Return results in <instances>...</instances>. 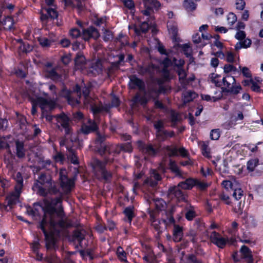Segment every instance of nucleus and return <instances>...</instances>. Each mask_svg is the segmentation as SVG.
Masks as SVG:
<instances>
[{"mask_svg": "<svg viewBox=\"0 0 263 263\" xmlns=\"http://www.w3.org/2000/svg\"><path fill=\"white\" fill-rule=\"evenodd\" d=\"M59 220H56L55 218L49 219V228L47 230L46 229V222L45 218L40 221L37 226V228L41 229L44 236V240L45 242V248L47 250H55L58 248L57 242L58 238L60 237L61 230L58 228H61L64 230L70 228L72 224L62 217H59Z\"/></svg>", "mask_w": 263, "mask_h": 263, "instance_id": "f257e3e1", "label": "nucleus"}, {"mask_svg": "<svg viewBox=\"0 0 263 263\" xmlns=\"http://www.w3.org/2000/svg\"><path fill=\"white\" fill-rule=\"evenodd\" d=\"M103 157V160L95 159L92 163V167L95 176L99 179L108 181L111 179L112 174L110 171L107 170L106 167L107 164L114 162V158L109 155Z\"/></svg>", "mask_w": 263, "mask_h": 263, "instance_id": "f03ea898", "label": "nucleus"}, {"mask_svg": "<svg viewBox=\"0 0 263 263\" xmlns=\"http://www.w3.org/2000/svg\"><path fill=\"white\" fill-rule=\"evenodd\" d=\"M220 87L221 92L225 95L236 96L242 89L241 85L237 84L235 77L229 74L223 77Z\"/></svg>", "mask_w": 263, "mask_h": 263, "instance_id": "7ed1b4c3", "label": "nucleus"}, {"mask_svg": "<svg viewBox=\"0 0 263 263\" xmlns=\"http://www.w3.org/2000/svg\"><path fill=\"white\" fill-rule=\"evenodd\" d=\"M32 108L31 114L34 115L37 112L36 107L39 106L41 109L43 113L45 110V109L48 107L50 110L54 109L57 106L56 101L54 99H47L42 97H37L35 99L31 101Z\"/></svg>", "mask_w": 263, "mask_h": 263, "instance_id": "20e7f679", "label": "nucleus"}, {"mask_svg": "<svg viewBox=\"0 0 263 263\" xmlns=\"http://www.w3.org/2000/svg\"><path fill=\"white\" fill-rule=\"evenodd\" d=\"M43 211L44 215L42 219L45 218L46 226L49 223V219L55 218L54 214H56L58 217H62L65 216L62 206L61 205L59 209H57L51 202H49L46 203L45 207L43 208Z\"/></svg>", "mask_w": 263, "mask_h": 263, "instance_id": "39448f33", "label": "nucleus"}, {"mask_svg": "<svg viewBox=\"0 0 263 263\" xmlns=\"http://www.w3.org/2000/svg\"><path fill=\"white\" fill-rule=\"evenodd\" d=\"M53 180L52 176L46 172H42L38 176L37 179L34 180L32 186V190L36 192L38 195H40L39 187L46 188Z\"/></svg>", "mask_w": 263, "mask_h": 263, "instance_id": "423d86ee", "label": "nucleus"}, {"mask_svg": "<svg viewBox=\"0 0 263 263\" xmlns=\"http://www.w3.org/2000/svg\"><path fill=\"white\" fill-rule=\"evenodd\" d=\"M96 135L97 137L95 140L96 151L102 157H104L105 155L108 156L109 148L110 147V145H107L105 143L106 136L100 134L99 130L96 133Z\"/></svg>", "mask_w": 263, "mask_h": 263, "instance_id": "0eeeda50", "label": "nucleus"}, {"mask_svg": "<svg viewBox=\"0 0 263 263\" xmlns=\"http://www.w3.org/2000/svg\"><path fill=\"white\" fill-rule=\"evenodd\" d=\"M142 2L144 9L141 13L151 18L153 16L154 10L158 11L161 7V3L158 0H142Z\"/></svg>", "mask_w": 263, "mask_h": 263, "instance_id": "6e6552de", "label": "nucleus"}, {"mask_svg": "<svg viewBox=\"0 0 263 263\" xmlns=\"http://www.w3.org/2000/svg\"><path fill=\"white\" fill-rule=\"evenodd\" d=\"M40 189V196L46 197L48 195H57L60 194L62 191H60V185L53 180L50 183L46 188L39 187Z\"/></svg>", "mask_w": 263, "mask_h": 263, "instance_id": "1a4fd4ad", "label": "nucleus"}, {"mask_svg": "<svg viewBox=\"0 0 263 263\" xmlns=\"http://www.w3.org/2000/svg\"><path fill=\"white\" fill-rule=\"evenodd\" d=\"M133 151V147L130 142L120 144L110 145L109 148V156L115 157L119 155L121 152L130 153Z\"/></svg>", "mask_w": 263, "mask_h": 263, "instance_id": "9d476101", "label": "nucleus"}, {"mask_svg": "<svg viewBox=\"0 0 263 263\" xmlns=\"http://www.w3.org/2000/svg\"><path fill=\"white\" fill-rule=\"evenodd\" d=\"M57 120L60 124L61 126L64 129L65 135L71 134L72 128L70 125L71 120L64 112L57 115Z\"/></svg>", "mask_w": 263, "mask_h": 263, "instance_id": "9b49d317", "label": "nucleus"}, {"mask_svg": "<svg viewBox=\"0 0 263 263\" xmlns=\"http://www.w3.org/2000/svg\"><path fill=\"white\" fill-rule=\"evenodd\" d=\"M167 196L171 198H176L178 201H185L186 195L178 185L170 186L167 191Z\"/></svg>", "mask_w": 263, "mask_h": 263, "instance_id": "f8f14e48", "label": "nucleus"}, {"mask_svg": "<svg viewBox=\"0 0 263 263\" xmlns=\"http://www.w3.org/2000/svg\"><path fill=\"white\" fill-rule=\"evenodd\" d=\"M221 185L227 190L233 191L232 197L236 200H239L243 196V191L241 188H235L233 182L229 180H224L221 183Z\"/></svg>", "mask_w": 263, "mask_h": 263, "instance_id": "ddd939ff", "label": "nucleus"}, {"mask_svg": "<svg viewBox=\"0 0 263 263\" xmlns=\"http://www.w3.org/2000/svg\"><path fill=\"white\" fill-rule=\"evenodd\" d=\"M175 212V208L171 207V208L164 210V215L161 218L162 222L164 225V228L166 229L171 226L176 224V220L174 217V214Z\"/></svg>", "mask_w": 263, "mask_h": 263, "instance_id": "4468645a", "label": "nucleus"}, {"mask_svg": "<svg viewBox=\"0 0 263 263\" xmlns=\"http://www.w3.org/2000/svg\"><path fill=\"white\" fill-rule=\"evenodd\" d=\"M82 36V39L85 41H89L91 39L95 40H98L100 36V34L98 29L93 26H90L86 29H83Z\"/></svg>", "mask_w": 263, "mask_h": 263, "instance_id": "2eb2a0df", "label": "nucleus"}, {"mask_svg": "<svg viewBox=\"0 0 263 263\" xmlns=\"http://www.w3.org/2000/svg\"><path fill=\"white\" fill-rule=\"evenodd\" d=\"M210 241L218 248L223 249L226 245L227 239L226 237H223L222 235L216 231H213L210 236Z\"/></svg>", "mask_w": 263, "mask_h": 263, "instance_id": "dca6fc26", "label": "nucleus"}, {"mask_svg": "<svg viewBox=\"0 0 263 263\" xmlns=\"http://www.w3.org/2000/svg\"><path fill=\"white\" fill-rule=\"evenodd\" d=\"M158 68L159 66L158 65L150 62L144 66H138V73L142 76L148 74L153 76L155 74V71Z\"/></svg>", "mask_w": 263, "mask_h": 263, "instance_id": "f3484780", "label": "nucleus"}, {"mask_svg": "<svg viewBox=\"0 0 263 263\" xmlns=\"http://www.w3.org/2000/svg\"><path fill=\"white\" fill-rule=\"evenodd\" d=\"M129 88L131 89H135L138 88L140 91L145 90V84L144 82L136 75H132L129 78Z\"/></svg>", "mask_w": 263, "mask_h": 263, "instance_id": "a211bd4d", "label": "nucleus"}, {"mask_svg": "<svg viewBox=\"0 0 263 263\" xmlns=\"http://www.w3.org/2000/svg\"><path fill=\"white\" fill-rule=\"evenodd\" d=\"M88 125L83 124L81 126V130L84 135L97 132L99 130V126L94 120L89 119L87 121Z\"/></svg>", "mask_w": 263, "mask_h": 263, "instance_id": "6ab92c4d", "label": "nucleus"}, {"mask_svg": "<svg viewBox=\"0 0 263 263\" xmlns=\"http://www.w3.org/2000/svg\"><path fill=\"white\" fill-rule=\"evenodd\" d=\"M59 183L62 193L65 195H68L71 193L72 189L75 186V179L74 178H70Z\"/></svg>", "mask_w": 263, "mask_h": 263, "instance_id": "aec40b11", "label": "nucleus"}, {"mask_svg": "<svg viewBox=\"0 0 263 263\" xmlns=\"http://www.w3.org/2000/svg\"><path fill=\"white\" fill-rule=\"evenodd\" d=\"M239 252L241 254V258L244 259L247 263H254L252 252L248 246L246 245L242 246Z\"/></svg>", "mask_w": 263, "mask_h": 263, "instance_id": "412c9836", "label": "nucleus"}, {"mask_svg": "<svg viewBox=\"0 0 263 263\" xmlns=\"http://www.w3.org/2000/svg\"><path fill=\"white\" fill-rule=\"evenodd\" d=\"M167 28L168 31L170 34H172V39L173 41L178 42V25L177 23L174 21H168L167 23Z\"/></svg>", "mask_w": 263, "mask_h": 263, "instance_id": "4be33fe9", "label": "nucleus"}, {"mask_svg": "<svg viewBox=\"0 0 263 263\" xmlns=\"http://www.w3.org/2000/svg\"><path fill=\"white\" fill-rule=\"evenodd\" d=\"M173 240L175 242H179L182 239L183 236V228L179 224H175L173 226Z\"/></svg>", "mask_w": 263, "mask_h": 263, "instance_id": "5701e85b", "label": "nucleus"}, {"mask_svg": "<svg viewBox=\"0 0 263 263\" xmlns=\"http://www.w3.org/2000/svg\"><path fill=\"white\" fill-rule=\"evenodd\" d=\"M16 156L19 159L24 158L26 155V149L25 144L23 141L16 140L15 141Z\"/></svg>", "mask_w": 263, "mask_h": 263, "instance_id": "b1692460", "label": "nucleus"}, {"mask_svg": "<svg viewBox=\"0 0 263 263\" xmlns=\"http://www.w3.org/2000/svg\"><path fill=\"white\" fill-rule=\"evenodd\" d=\"M110 108L109 105L105 104L103 106L101 102H100L99 105L93 104L90 106L91 110L94 115L100 114L103 111L108 112L109 111Z\"/></svg>", "mask_w": 263, "mask_h": 263, "instance_id": "393cba45", "label": "nucleus"}, {"mask_svg": "<svg viewBox=\"0 0 263 263\" xmlns=\"http://www.w3.org/2000/svg\"><path fill=\"white\" fill-rule=\"evenodd\" d=\"M14 180L16 182L14 190L15 192L19 195L21 193L22 190L24 186V180L21 172H18L16 173Z\"/></svg>", "mask_w": 263, "mask_h": 263, "instance_id": "a878e982", "label": "nucleus"}, {"mask_svg": "<svg viewBox=\"0 0 263 263\" xmlns=\"http://www.w3.org/2000/svg\"><path fill=\"white\" fill-rule=\"evenodd\" d=\"M177 185L181 189L190 190L195 186V180L194 178H189L183 181L180 182Z\"/></svg>", "mask_w": 263, "mask_h": 263, "instance_id": "bb28decb", "label": "nucleus"}, {"mask_svg": "<svg viewBox=\"0 0 263 263\" xmlns=\"http://www.w3.org/2000/svg\"><path fill=\"white\" fill-rule=\"evenodd\" d=\"M175 136L174 131H167V130L162 129L160 132L156 133L157 138L161 141H164L167 138H172Z\"/></svg>", "mask_w": 263, "mask_h": 263, "instance_id": "cd10ccee", "label": "nucleus"}, {"mask_svg": "<svg viewBox=\"0 0 263 263\" xmlns=\"http://www.w3.org/2000/svg\"><path fill=\"white\" fill-rule=\"evenodd\" d=\"M46 72L48 77L53 81H61L62 80V74L58 73L55 68L47 70Z\"/></svg>", "mask_w": 263, "mask_h": 263, "instance_id": "c85d7f7f", "label": "nucleus"}, {"mask_svg": "<svg viewBox=\"0 0 263 263\" xmlns=\"http://www.w3.org/2000/svg\"><path fill=\"white\" fill-rule=\"evenodd\" d=\"M123 213L127 217V221L128 223L131 224L133 218L135 216V214L134 212V206H128L126 207L123 211Z\"/></svg>", "mask_w": 263, "mask_h": 263, "instance_id": "c756f323", "label": "nucleus"}, {"mask_svg": "<svg viewBox=\"0 0 263 263\" xmlns=\"http://www.w3.org/2000/svg\"><path fill=\"white\" fill-rule=\"evenodd\" d=\"M234 199L236 202L234 203V205L233 206V212L235 213L241 215L242 213L245 201L242 202L241 198L239 200H236L235 199Z\"/></svg>", "mask_w": 263, "mask_h": 263, "instance_id": "7c9ffc66", "label": "nucleus"}, {"mask_svg": "<svg viewBox=\"0 0 263 263\" xmlns=\"http://www.w3.org/2000/svg\"><path fill=\"white\" fill-rule=\"evenodd\" d=\"M74 64L78 68H82L86 64V59L83 54L81 53L77 54L74 59Z\"/></svg>", "mask_w": 263, "mask_h": 263, "instance_id": "2f4dec72", "label": "nucleus"}, {"mask_svg": "<svg viewBox=\"0 0 263 263\" xmlns=\"http://www.w3.org/2000/svg\"><path fill=\"white\" fill-rule=\"evenodd\" d=\"M197 94L193 91H187L183 95V102L184 104H186L192 101L196 98Z\"/></svg>", "mask_w": 263, "mask_h": 263, "instance_id": "473e14b6", "label": "nucleus"}, {"mask_svg": "<svg viewBox=\"0 0 263 263\" xmlns=\"http://www.w3.org/2000/svg\"><path fill=\"white\" fill-rule=\"evenodd\" d=\"M197 5L193 0H184L183 7L187 12H193L196 10Z\"/></svg>", "mask_w": 263, "mask_h": 263, "instance_id": "72a5a7b5", "label": "nucleus"}, {"mask_svg": "<svg viewBox=\"0 0 263 263\" xmlns=\"http://www.w3.org/2000/svg\"><path fill=\"white\" fill-rule=\"evenodd\" d=\"M66 148L70 154L69 159L71 163L74 165L79 164V159L76 154L74 150L71 147L67 146Z\"/></svg>", "mask_w": 263, "mask_h": 263, "instance_id": "f704fd0d", "label": "nucleus"}, {"mask_svg": "<svg viewBox=\"0 0 263 263\" xmlns=\"http://www.w3.org/2000/svg\"><path fill=\"white\" fill-rule=\"evenodd\" d=\"M169 168L172 173L175 174L176 176L181 177L182 174L178 166L174 161L170 160L169 162Z\"/></svg>", "mask_w": 263, "mask_h": 263, "instance_id": "c9c22d12", "label": "nucleus"}, {"mask_svg": "<svg viewBox=\"0 0 263 263\" xmlns=\"http://www.w3.org/2000/svg\"><path fill=\"white\" fill-rule=\"evenodd\" d=\"M219 199L223 203L229 205H233V202H232L229 196L226 194L224 192H222L218 194Z\"/></svg>", "mask_w": 263, "mask_h": 263, "instance_id": "e433bc0d", "label": "nucleus"}, {"mask_svg": "<svg viewBox=\"0 0 263 263\" xmlns=\"http://www.w3.org/2000/svg\"><path fill=\"white\" fill-rule=\"evenodd\" d=\"M133 101L135 103H139L141 105H146L148 100L145 96H140L139 93H137L133 98Z\"/></svg>", "mask_w": 263, "mask_h": 263, "instance_id": "4c0bfd02", "label": "nucleus"}, {"mask_svg": "<svg viewBox=\"0 0 263 263\" xmlns=\"http://www.w3.org/2000/svg\"><path fill=\"white\" fill-rule=\"evenodd\" d=\"M178 46L182 48L184 54L187 58H191V60L194 61V58L192 55V52H189V49L190 48L188 44H178Z\"/></svg>", "mask_w": 263, "mask_h": 263, "instance_id": "58836bf2", "label": "nucleus"}, {"mask_svg": "<svg viewBox=\"0 0 263 263\" xmlns=\"http://www.w3.org/2000/svg\"><path fill=\"white\" fill-rule=\"evenodd\" d=\"M72 238L74 240L81 242L85 238V235L80 230L77 229L73 231L72 233Z\"/></svg>", "mask_w": 263, "mask_h": 263, "instance_id": "ea45409f", "label": "nucleus"}, {"mask_svg": "<svg viewBox=\"0 0 263 263\" xmlns=\"http://www.w3.org/2000/svg\"><path fill=\"white\" fill-rule=\"evenodd\" d=\"M3 24L7 29L10 30L13 28L14 20L12 16H7L3 21Z\"/></svg>", "mask_w": 263, "mask_h": 263, "instance_id": "a19ab883", "label": "nucleus"}, {"mask_svg": "<svg viewBox=\"0 0 263 263\" xmlns=\"http://www.w3.org/2000/svg\"><path fill=\"white\" fill-rule=\"evenodd\" d=\"M145 153L152 156H156L158 153V151L155 149L152 144H148L143 148Z\"/></svg>", "mask_w": 263, "mask_h": 263, "instance_id": "79ce46f5", "label": "nucleus"}, {"mask_svg": "<svg viewBox=\"0 0 263 263\" xmlns=\"http://www.w3.org/2000/svg\"><path fill=\"white\" fill-rule=\"evenodd\" d=\"M259 160L257 158L252 159L247 162V170L249 172H253L255 167L258 165Z\"/></svg>", "mask_w": 263, "mask_h": 263, "instance_id": "37998d69", "label": "nucleus"}, {"mask_svg": "<svg viewBox=\"0 0 263 263\" xmlns=\"http://www.w3.org/2000/svg\"><path fill=\"white\" fill-rule=\"evenodd\" d=\"M117 254L118 258L122 261L127 262L126 253L123 249L119 246L117 248Z\"/></svg>", "mask_w": 263, "mask_h": 263, "instance_id": "c03bdc74", "label": "nucleus"}, {"mask_svg": "<svg viewBox=\"0 0 263 263\" xmlns=\"http://www.w3.org/2000/svg\"><path fill=\"white\" fill-rule=\"evenodd\" d=\"M37 41L40 45L43 48L50 47L52 41L45 37H39L37 38Z\"/></svg>", "mask_w": 263, "mask_h": 263, "instance_id": "a18cd8bd", "label": "nucleus"}, {"mask_svg": "<svg viewBox=\"0 0 263 263\" xmlns=\"http://www.w3.org/2000/svg\"><path fill=\"white\" fill-rule=\"evenodd\" d=\"M153 16H151V18L148 17L147 18V20L141 24L140 26V29L143 33H146L148 31L151 26V25L149 24L148 22L153 20Z\"/></svg>", "mask_w": 263, "mask_h": 263, "instance_id": "49530a36", "label": "nucleus"}, {"mask_svg": "<svg viewBox=\"0 0 263 263\" xmlns=\"http://www.w3.org/2000/svg\"><path fill=\"white\" fill-rule=\"evenodd\" d=\"M59 183L70 178L68 176V173H67L66 169L64 167H62L60 169L59 172Z\"/></svg>", "mask_w": 263, "mask_h": 263, "instance_id": "de8ad7c7", "label": "nucleus"}, {"mask_svg": "<svg viewBox=\"0 0 263 263\" xmlns=\"http://www.w3.org/2000/svg\"><path fill=\"white\" fill-rule=\"evenodd\" d=\"M165 149L168 152V156L170 157L178 156V150L177 147H172L171 146L167 145L165 147Z\"/></svg>", "mask_w": 263, "mask_h": 263, "instance_id": "09e8293b", "label": "nucleus"}, {"mask_svg": "<svg viewBox=\"0 0 263 263\" xmlns=\"http://www.w3.org/2000/svg\"><path fill=\"white\" fill-rule=\"evenodd\" d=\"M72 91L68 89L66 86H64L59 92V97L65 98L66 100L71 95Z\"/></svg>", "mask_w": 263, "mask_h": 263, "instance_id": "8fccbe9b", "label": "nucleus"}, {"mask_svg": "<svg viewBox=\"0 0 263 263\" xmlns=\"http://www.w3.org/2000/svg\"><path fill=\"white\" fill-rule=\"evenodd\" d=\"M82 34L80 30L77 28H72L69 31V36L73 39L80 37Z\"/></svg>", "mask_w": 263, "mask_h": 263, "instance_id": "3c124183", "label": "nucleus"}, {"mask_svg": "<svg viewBox=\"0 0 263 263\" xmlns=\"http://www.w3.org/2000/svg\"><path fill=\"white\" fill-rule=\"evenodd\" d=\"M195 180V186L201 190V191H205L206 190L209 185L207 183L201 182L197 179H194Z\"/></svg>", "mask_w": 263, "mask_h": 263, "instance_id": "603ef678", "label": "nucleus"}, {"mask_svg": "<svg viewBox=\"0 0 263 263\" xmlns=\"http://www.w3.org/2000/svg\"><path fill=\"white\" fill-rule=\"evenodd\" d=\"M53 158L56 163H60L63 164L65 160V156L61 152H57V154L53 156Z\"/></svg>", "mask_w": 263, "mask_h": 263, "instance_id": "864d4df0", "label": "nucleus"}, {"mask_svg": "<svg viewBox=\"0 0 263 263\" xmlns=\"http://www.w3.org/2000/svg\"><path fill=\"white\" fill-rule=\"evenodd\" d=\"M124 6L131 11H135V5L133 0H123Z\"/></svg>", "mask_w": 263, "mask_h": 263, "instance_id": "5fc2aeb1", "label": "nucleus"}, {"mask_svg": "<svg viewBox=\"0 0 263 263\" xmlns=\"http://www.w3.org/2000/svg\"><path fill=\"white\" fill-rule=\"evenodd\" d=\"M220 77V76L219 74H215L214 73L211 74V82L213 83H214L215 86L217 87H220L221 86V81L217 80V78Z\"/></svg>", "mask_w": 263, "mask_h": 263, "instance_id": "6e6d98bb", "label": "nucleus"}, {"mask_svg": "<svg viewBox=\"0 0 263 263\" xmlns=\"http://www.w3.org/2000/svg\"><path fill=\"white\" fill-rule=\"evenodd\" d=\"M171 121L173 124H177L179 121L178 112H176L175 110H171Z\"/></svg>", "mask_w": 263, "mask_h": 263, "instance_id": "4d7b16f0", "label": "nucleus"}, {"mask_svg": "<svg viewBox=\"0 0 263 263\" xmlns=\"http://www.w3.org/2000/svg\"><path fill=\"white\" fill-rule=\"evenodd\" d=\"M220 136V131L218 128L212 129L210 132V138L213 140L219 139Z\"/></svg>", "mask_w": 263, "mask_h": 263, "instance_id": "13d9d810", "label": "nucleus"}, {"mask_svg": "<svg viewBox=\"0 0 263 263\" xmlns=\"http://www.w3.org/2000/svg\"><path fill=\"white\" fill-rule=\"evenodd\" d=\"M197 216L194 209H190L185 214V217L188 221H192Z\"/></svg>", "mask_w": 263, "mask_h": 263, "instance_id": "bf43d9fd", "label": "nucleus"}, {"mask_svg": "<svg viewBox=\"0 0 263 263\" xmlns=\"http://www.w3.org/2000/svg\"><path fill=\"white\" fill-rule=\"evenodd\" d=\"M161 223H163L162 222V219L158 220H156V222L152 223V226L154 227L156 231L158 232V234L161 233L163 231V228L161 226Z\"/></svg>", "mask_w": 263, "mask_h": 263, "instance_id": "052dcab7", "label": "nucleus"}, {"mask_svg": "<svg viewBox=\"0 0 263 263\" xmlns=\"http://www.w3.org/2000/svg\"><path fill=\"white\" fill-rule=\"evenodd\" d=\"M7 205L11 209L12 208L13 206L15 205L17 201V199L13 196L7 197L6 198Z\"/></svg>", "mask_w": 263, "mask_h": 263, "instance_id": "680f3d73", "label": "nucleus"}, {"mask_svg": "<svg viewBox=\"0 0 263 263\" xmlns=\"http://www.w3.org/2000/svg\"><path fill=\"white\" fill-rule=\"evenodd\" d=\"M46 12L48 14L49 18L54 20L58 17V12L53 8L46 9Z\"/></svg>", "mask_w": 263, "mask_h": 263, "instance_id": "e2e57ef3", "label": "nucleus"}, {"mask_svg": "<svg viewBox=\"0 0 263 263\" xmlns=\"http://www.w3.org/2000/svg\"><path fill=\"white\" fill-rule=\"evenodd\" d=\"M156 209L158 211H163L166 206V203L163 199L157 200L156 203Z\"/></svg>", "mask_w": 263, "mask_h": 263, "instance_id": "0e129e2a", "label": "nucleus"}, {"mask_svg": "<svg viewBox=\"0 0 263 263\" xmlns=\"http://www.w3.org/2000/svg\"><path fill=\"white\" fill-rule=\"evenodd\" d=\"M173 64L174 66L177 67V69L183 68L185 64V61L183 59L177 60L176 58L173 59Z\"/></svg>", "mask_w": 263, "mask_h": 263, "instance_id": "69168bd1", "label": "nucleus"}, {"mask_svg": "<svg viewBox=\"0 0 263 263\" xmlns=\"http://www.w3.org/2000/svg\"><path fill=\"white\" fill-rule=\"evenodd\" d=\"M187 260L189 263H202L201 260L198 259L195 255L189 254L187 256Z\"/></svg>", "mask_w": 263, "mask_h": 263, "instance_id": "338daca9", "label": "nucleus"}, {"mask_svg": "<svg viewBox=\"0 0 263 263\" xmlns=\"http://www.w3.org/2000/svg\"><path fill=\"white\" fill-rule=\"evenodd\" d=\"M187 260L189 263H202L201 260L198 259L195 255L189 254L187 256Z\"/></svg>", "mask_w": 263, "mask_h": 263, "instance_id": "774afa93", "label": "nucleus"}]
</instances>
